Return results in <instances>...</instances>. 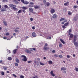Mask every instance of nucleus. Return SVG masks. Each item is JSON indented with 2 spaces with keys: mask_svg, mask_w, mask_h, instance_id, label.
Listing matches in <instances>:
<instances>
[{
  "mask_svg": "<svg viewBox=\"0 0 78 78\" xmlns=\"http://www.w3.org/2000/svg\"><path fill=\"white\" fill-rule=\"evenodd\" d=\"M78 7V6H77L75 5L73 8L74 9H76V8H77Z\"/></svg>",
  "mask_w": 78,
  "mask_h": 78,
  "instance_id": "58836bf2",
  "label": "nucleus"
},
{
  "mask_svg": "<svg viewBox=\"0 0 78 78\" xmlns=\"http://www.w3.org/2000/svg\"><path fill=\"white\" fill-rule=\"evenodd\" d=\"M29 7H33V5H29Z\"/></svg>",
  "mask_w": 78,
  "mask_h": 78,
  "instance_id": "3c124183",
  "label": "nucleus"
},
{
  "mask_svg": "<svg viewBox=\"0 0 78 78\" xmlns=\"http://www.w3.org/2000/svg\"><path fill=\"white\" fill-rule=\"evenodd\" d=\"M67 58H70V56H69V55H67Z\"/></svg>",
  "mask_w": 78,
  "mask_h": 78,
  "instance_id": "052dcab7",
  "label": "nucleus"
},
{
  "mask_svg": "<svg viewBox=\"0 0 78 78\" xmlns=\"http://www.w3.org/2000/svg\"><path fill=\"white\" fill-rule=\"evenodd\" d=\"M24 4H25V5H28V4L30 3L28 2V1H24Z\"/></svg>",
  "mask_w": 78,
  "mask_h": 78,
  "instance_id": "4468645a",
  "label": "nucleus"
},
{
  "mask_svg": "<svg viewBox=\"0 0 78 78\" xmlns=\"http://www.w3.org/2000/svg\"><path fill=\"white\" fill-rule=\"evenodd\" d=\"M68 14L69 16H70V15H71L72 14H71V12L70 11H68Z\"/></svg>",
  "mask_w": 78,
  "mask_h": 78,
  "instance_id": "f704fd0d",
  "label": "nucleus"
},
{
  "mask_svg": "<svg viewBox=\"0 0 78 78\" xmlns=\"http://www.w3.org/2000/svg\"><path fill=\"white\" fill-rule=\"evenodd\" d=\"M8 59L9 61H10L11 60H12V58L10 57H9L8 58Z\"/></svg>",
  "mask_w": 78,
  "mask_h": 78,
  "instance_id": "cd10ccee",
  "label": "nucleus"
},
{
  "mask_svg": "<svg viewBox=\"0 0 78 78\" xmlns=\"http://www.w3.org/2000/svg\"><path fill=\"white\" fill-rule=\"evenodd\" d=\"M30 20L31 21H33V18H30Z\"/></svg>",
  "mask_w": 78,
  "mask_h": 78,
  "instance_id": "13d9d810",
  "label": "nucleus"
},
{
  "mask_svg": "<svg viewBox=\"0 0 78 78\" xmlns=\"http://www.w3.org/2000/svg\"><path fill=\"white\" fill-rule=\"evenodd\" d=\"M21 57H23V58L22 59V60L23 61H24V62H26V61H27V57L24 55H22Z\"/></svg>",
  "mask_w": 78,
  "mask_h": 78,
  "instance_id": "f03ea898",
  "label": "nucleus"
},
{
  "mask_svg": "<svg viewBox=\"0 0 78 78\" xmlns=\"http://www.w3.org/2000/svg\"><path fill=\"white\" fill-rule=\"evenodd\" d=\"M16 61L17 63H19L20 62V61H19V58H16Z\"/></svg>",
  "mask_w": 78,
  "mask_h": 78,
  "instance_id": "f8f14e48",
  "label": "nucleus"
},
{
  "mask_svg": "<svg viewBox=\"0 0 78 78\" xmlns=\"http://www.w3.org/2000/svg\"><path fill=\"white\" fill-rule=\"evenodd\" d=\"M49 64H53V62L51 61H49Z\"/></svg>",
  "mask_w": 78,
  "mask_h": 78,
  "instance_id": "2f4dec72",
  "label": "nucleus"
},
{
  "mask_svg": "<svg viewBox=\"0 0 78 78\" xmlns=\"http://www.w3.org/2000/svg\"><path fill=\"white\" fill-rule=\"evenodd\" d=\"M32 49H33V50H34V51H36V48H32Z\"/></svg>",
  "mask_w": 78,
  "mask_h": 78,
  "instance_id": "864d4df0",
  "label": "nucleus"
},
{
  "mask_svg": "<svg viewBox=\"0 0 78 78\" xmlns=\"http://www.w3.org/2000/svg\"><path fill=\"white\" fill-rule=\"evenodd\" d=\"M51 75H52V76H55V75L54 73L51 74Z\"/></svg>",
  "mask_w": 78,
  "mask_h": 78,
  "instance_id": "4d7b16f0",
  "label": "nucleus"
},
{
  "mask_svg": "<svg viewBox=\"0 0 78 78\" xmlns=\"http://www.w3.org/2000/svg\"><path fill=\"white\" fill-rule=\"evenodd\" d=\"M29 11L30 12H32L33 14H35L36 12H33V9L32 8H29Z\"/></svg>",
  "mask_w": 78,
  "mask_h": 78,
  "instance_id": "7ed1b4c3",
  "label": "nucleus"
},
{
  "mask_svg": "<svg viewBox=\"0 0 78 78\" xmlns=\"http://www.w3.org/2000/svg\"><path fill=\"white\" fill-rule=\"evenodd\" d=\"M60 41L62 42V43H63V44H65V42H64V41L62 39H60Z\"/></svg>",
  "mask_w": 78,
  "mask_h": 78,
  "instance_id": "a211bd4d",
  "label": "nucleus"
},
{
  "mask_svg": "<svg viewBox=\"0 0 78 78\" xmlns=\"http://www.w3.org/2000/svg\"><path fill=\"white\" fill-rule=\"evenodd\" d=\"M69 3V2H67L64 4V5H65V6H67Z\"/></svg>",
  "mask_w": 78,
  "mask_h": 78,
  "instance_id": "5701e85b",
  "label": "nucleus"
},
{
  "mask_svg": "<svg viewBox=\"0 0 78 78\" xmlns=\"http://www.w3.org/2000/svg\"><path fill=\"white\" fill-rule=\"evenodd\" d=\"M52 53H55V50H53L52 51Z\"/></svg>",
  "mask_w": 78,
  "mask_h": 78,
  "instance_id": "69168bd1",
  "label": "nucleus"
},
{
  "mask_svg": "<svg viewBox=\"0 0 78 78\" xmlns=\"http://www.w3.org/2000/svg\"><path fill=\"white\" fill-rule=\"evenodd\" d=\"M16 51H17V49H15L13 50V52L14 54H15V53H16Z\"/></svg>",
  "mask_w": 78,
  "mask_h": 78,
  "instance_id": "393cba45",
  "label": "nucleus"
},
{
  "mask_svg": "<svg viewBox=\"0 0 78 78\" xmlns=\"http://www.w3.org/2000/svg\"><path fill=\"white\" fill-rule=\"evenodd\" d=\"M3 69H4V70H7V69H8V68L6 67V66H3Z\"/></svg>",
  "mask_w": 78,
  "mask_h": 78,
  "instance_id": "f3484780",
  "label": "nucleus"
},
{
  "mask_svg": "<svg viewBox=\"0 0 78 78\" xmlns=\"http://www.w3.org/2000/svg\"><path fill=\"white\" fill-rule=\"evenodd\" d=\"M27 62L28 63H29V64H30V63H31V62H32V61H28Z\"/></svg>",
  "mask_w": 78,
  "mask_h": 78,
  "instance_id": "a19ab883",
  "label": "nucleus"
},
{
  "mask_svg": "<svg viewBox=\"0 0 78 78\" xmlns=\"http://www.w3.org/2000/svg\"><path fill=\"white\" fill-rule=\"evenodd\" d=\"M61 70H66V68L64 67H62Z\"/></svg>",
  "mask_w": 78,
  "mask_h": 78,
  "instance_id": "4be33fe9",
  "label": "nucleus"
},
{
  "mask_svg": "<svg viewBox=\"0 0 78 78\" xmlns=\"http://www.w3.org/2000/svg\"><path fill=\"white\" fill-rule=\"evenodd\" d=\"M71 31H72V30H71V29H69V32L71 33Z\"/></svg>",
  "mask_w": 78,
  "mask_h": 78,
  "instance_id": "e2e57ef3",
  "label": "nucleus"
},
{
  "mask_svg": "<svg viewBox=\"0 0 78 78\" xmlns=\"http://www.w3.org/2000/svg\"><path fill=\"white\" fill-rule=\"evenodd\" d=\"M40 64L41 66H44V64L41 62H40Z\"/></svg>",
  "mask_w": 78,
  "mask_h": 78,
  "instance_id": "c756f323",
  "label": "nucleus"
},
{
  "mask_svg": "<svg viewBox=\"0 0 78 78\" xmlns=\"http://www.w3.org/2000/svg\"><path fill=\"white\" fill-rule=\"evenodd\" d=\"M14 64L15 66H16V67H17V66H18V63H15Z\"/></svg>",
  "mask_w": 78,
  "mask_h": 78,
  "instance_id": "473e14b6",
  "label": "nucleus"
},
{
  "mask_svg": "<svg viewBox=\"0 0 78 78\" xmlns=\"http://www.w3.org/2000/svg\"><path fill=\"white\" fill-rule=\"evenodd\" d=\"M4 7L5 8H8V5H4Z\"/></svg>",
  "mask_w": 78,
  "mask_h": 78,
  "instance_id": "bb28decb",
  "label": "nucleus"
},
{
  "mask_svg": "<svg viewBox=\"0 0 78 78\" xmlns=\"http://www.w3.org/2000/svg\"><path fill=\"white\" fill-rule=\"evenodd\" d=\"M21 1L22 3H24L25 2V1H24V0H21Z\"/></svg>",
  "mask_w": 78,
  "mask_h": 78,
  "instance_id": "79ce46f5",
  "label": "nucleus"
},
{
  "mask_svg": "<svg viewBox=\"0 0 78 78\" xmlns=\"http://www.w3.org/2000/svg\"><path fill=\"white\" fill-rule=\"evenodd\" d=\"M0 64H4V62H3V61L0 60Z\"/></svg>",
  "mask_w": 78,
  "mask_h": 78,
  "instance_id": "c85d7f7f",
  "label": "nucleus"
},
{
  "mask_svg": "<svg viewBox=\"0 0 78 78\" xmlns=\"http://www.w3.org/2000/svg\"><path fill=\"white\" fill-rule=\"evenodd\" d=\"M1 75H5V73L3 72H1Z\"/></svg>",
  "mask_w": 78,
  "mask_h": 78,
  "instance_id": "c9c22d12",
  "label": "nucleus"
},
{
  "mask_svg": "<svg viewBox=\"0 0 78 78\" xmlns=\"http://www.w3.org/2000/svg\"><path fill=\"white\" fill-rule=\"evenodd\" d=\"M67 11V9H66V8H64L63 9V12L65 13H66Z\"/></svg>",
  "mask_w": 78,
  "mask_h": 78,
  "instance_id": "a878e982",
  "label": "nucleus"
},
{
  "mask_svg": "<svg viewBox=\"0 0 78 78\" xmlns=\"http://www.w3.org/2000/svg\"><path fill=\"white\" fill-rule=\"evenodd\" d=\"M78 19V14H76L75 17L73 18L74 21H76Z\"/></svg>",
  "mask_w": 78,
  "mask_h": 78,
  "instance_id": "20e7f679",
  "label": "nucleus"
},
{
  "mask_svg": "<svg viewBox=\"0 0 78 78\" xmlns=\"http://www.w3.org/2000/svg\"><path fill=\"white\" fill-rule=\"evenodd\" d=\"M34 8L35 9H36L39 8V6L37 5H36L34 6Z\"/></svg>",
  "mask_w": 78,
  "mask_h": 78,
  "instance_id": "2eb2a0df",
  "label": "nucleus"
},
{
  "mask_svg": "<svg viewBox=\"0 0 78 78\" xmlns=\"http://www.w3.org/2000/svg\"><path fill=\"white\" fill-rule=\"evenodd\" d=\"M14 31H15L16 33H17V32H18V30L16 29H15V30H14Z\"/></svg>",
  "mask_w": 78,
  "mask_h": 78,
  "instance_id": "09e8293b",
  "label": "nucleus"
},
{
  "mask_svg": "<svg viewBox=\"0 0 78 78\" xmlns=\"http://www.w3.org/2000/svg\"><path fill=\"white\" fill-rule=\"evenodd\" d=\"M9 6L10 7H16V5H13L12 4H9Z\"/></svg>",
  "mask_w": 78,
  "mask_h": 78,
  "instance_id": "1a4fd4ad",
  "label": "nucleus"
},
{
  "mask_svg": "<svg viewBox=\"0 0 78 78\" xmlns=\"http://www.w3.org/2000/svg\"><path fill=\"white\" fill-rule=\"evenodd\" d=\"M47 45H48V44H47L46 43L45 44V46H47Z\"/></svg>",
  "mask_w": 78,
  "mask_h": 78,
  "instance_id": "0e129e2a",
  "label": "nucleus"
},
{
  "mask_svg": "<svg viewBox=\"0 0 78 78\" xmlns=\"http://www.w3.org/2000/svg\"><path fill=\"white\" fill-rule=\"evenodd\" d=\"M58 57H59V58H62L63 57L62 55H58Z\"/></svg>",
  "mask_w": 78,
  "mask_h": 78,
  "instance_id": "72a5a7b5",
  "label": "nucleus"
},
{
  "mask_svg": "<svg viewBox=\"0 0 78 78\" xmlns=\"http://www.w3.org/2000/svg\"><path fill=\"white\" fill-rule=\"evenodd\" d=\"M54 56H55V57H58V55H57V54H55V55H54Z\"/></svg>",
  "mask_w": 78,
  "mask_h": 78,
  "instance_id": "6e6d98bb",
  "label": "nucleus"
},
{
  "mask_svg": "<svg viewBox=\"0 0 78 78\" xmlns=\"http://www.w3.org/2000/svg\"><path fill=\"white\" fill-rule=\"evenodd\" d=\"M5 35H6V36H8V35H9V33H8V32Z\"/></svg>",
  "mask_w": 78,
  "mask_h": 78,
  "instance_id": "ea45409f",
  "label": "nucleus"
},
{
  "mask_svg": "<svg viewBox=\"0 0 78 78\" xmlns=\"http://www.w3.org/2000/svg\"><path fill=\"white\" fill-rule=\"evenodd\" d=\"M50 12L51 14H53V13L55 12V10L54 9H52L50 11Z\"/></svg>",
  "mask_w": 78,
  "mask_h": 78,
  "instance_id": "6e6552de",
  "label": "nucleus"
},
{
  "mask_svg": "<svg viewBox=\"0 0 78 78\" xmlns=\"http://www.w3.org/2000/svg\"><path fill=\"white\" fill-rule=\"evenodd\" d=\"M25 51H26V53H31V51H30L28 50L27 49H26V50H25Z\"/></svg>",
  "mask_w": 78,
  "mask_h": 78,
  "instance_id": "9b49d317",
  "label": "nucleus"
},
{
  "mask_svg": "<svg viewBox=\"0 0 78 78\" xmlns=\"http://www.w3.org/2000/svg\"><path fill=\"white\" fill-rule=\"evenodd\" d=\"M76 72H78V68H76Z\"/></svg>",
  "mask_w": 78,
  "mask_h": 78,
  "instance_id": "603ef678",
  "label": "nucleus"
},
{
  "mask_svg": "<svg viewBox=\"0 0 78 78\" xmlns=\"http://www.w3.org/2000/svg\"><path fill=\"white\" fill-rule=\"evenodd\" d=\"M22 10H20L18 12V13L19 14L20 13H22Z\"/></svg>",
  "mask_w": 78,
  "mask_h": 78,
  "instance_id": "7c9ffc66",
  "label": "nucleus"
},
{
  "mask_svg": "<svg viewBox=\"0 0 78 78\" xmlns=\"http://www.w3.org/2000/svg\"><path fill=\"white\" fill-rule=\"evenodd\" d=\"M73 36H74L73 34H70L69 36V37L70 38H72L73 37Z\"/></svg>",
  "mask_w": 78,
  "mask_h": 78,
  "instance_id": "6ab92c4d",
  "label": "nucleus"
},
{
  "mask_svg": "<svg viewBox=\"0 0 78 78\" xmlns=\"http://www.w3.org/2000/svg\"><path fill=\"white\" fill-rule=\"evenodd\" d=\"M16 33H14L13 34V36H16Z\"/></svg>",
  "mask_w": 78,
  "mask_h": 78,
  "instance_id": "774afa93",
  "label": "nucleus"
},
{
  "mask_svg": "<svg viewBox=\"0 0 78 78\" xmlns=\"http://www.w3.org/2000/svg\"><path fill=\"white\" fill-rule=\"evenodd\" d=\"M37 65L38 66H39V62L37 61Z\"/></svg>",
  "mask_w": 78,
  "mask_h": 78,
  "instance_id": "49530a36",
  "label": "nucleus"
},
{
  "mask_svg": "<svg viewBox=\"0 0 78 78\" xmlns=\"http://www.w3.org/2000/svg\"><path fill=\"white\" fill-rule=\"evenodd\" d=\"M3 39H7V37H3Z\"/></svg>",
  "mask_w": 78,
  "mask_h": 78,
  "instance_id": "680f3d73",
  "label": "nucleus"
},
{
  "mask_svg": "<svg viewBox=\"0 0 78 78\" xmlns=\"http://www.w3.org/2000/svg\"><path fill=\"white\" fill-rule=\"evenodd\" d=\"M76 39H77V36L76 35H75L74 36L73 43L76 47H78V43L76 42Z\"/></svg>",
  "mask_w": 78,
  "mask_h": 78,
  "instance_id": "f257e3e1",
  "label": "nucleus"
},
{
  "mask_svg": "<svg viewBox=\"0 0 78 78\" xmlns=\"http://www.w3.org/2000/svg\"><path fill=\"white\" fill-rule=\"evenodd\" d=\"M12 75L13 76H14V77H15V78L17 77V76H16V75H15V74H13Z\"/></svg>",
  "mask_w": 78,
  "mask_h": 78,
  "instance_id": "e433bc0d",
  "label": "nucleus"
},
{
  "mask_svg": "<svg viewBox=\"0 0 78 78\" xmlns=\"http://www.w3.org/2000/svg\"><path fill=\"white\" fill-rule=\"evenodd\" d=\"M30 4L31 5H34V3H33V2H30Z\"/></svg>",
  "mask_w": 78,
  "mask_h": 78,
  "instance_id": "37998d69",
  "label": "nucleus"
},
{
  "mask_svg": "<svg viewBox=\"0 0 78 78\" xmlns=\"http://www.w3.org/2000/svg\"><path fill=\"white\" fill-rule=\"evenodd\" d=\"M14 10H16V9H17V8H16V7H13L12 8Z\"/></svg>",
  "mask_w": 78,
  "mask_h": 78,
  "instance_id": "a18cd8bd",
  "label": "nucleus"
},
{
  "mask_svg": "<svg viewBox=\"0 0 78 78\" xmlns=\"http://www.w3.org/2000/svg\"><path fill=\"white\" fill-rule=\"evenodd\" d=\"M20 78H24V76L21 75V76H20Z\"/></svg>",
  "mask_w": 78,
  "mask_h": 78,
  "instance_id": "4c0bfd02",
  "label": "nucleus"
},
{
  "mask_svg": "<svg viewBox=\"0 0 78 78\" xmlns=\"http://www.w3.org/2000/svg\"><path fill=\"white\" fill-rule=\"evenodd\" d=\"M1 11L3 12L5 11H6V8H4V7H2V9H1Z\"/></svg>",
  "mask_w": 78,
  "mask_h": 78,
  "instance_id": "423d86ee",
  "label": "nucleus"
},
{
  "mask_svg": "<svg viewBox=\"0 0 78 78\" xmlns=\"http://www.w3.org/2000/svg\"><path fill=\"white\" fill-rule=\"evenodd\" d=\"M53 74V71H52L51 72V74L52 75V74Z\"/></svg>",
  "mask_w": 78,
  "mask_h": 78,
  "instance_id": "5fc2aeb1",
  "label": "nucleus"
},
{
  "mask_svg": "<svg viewBox=\"0 0 78 78\" xmlns=\"http://www.w3.org/2000/svg\"><path fill=\"white\" fill-rule=\"evenodd\" d=\"M59 47H62V44H60L59 45Z\"/></svg>",
  "mask_w": 78,
  "mask_h": 78,
  "instance_id": "de8ad7c7",
  "label": "nucleus"
},
{
  "mask_svg": "<svg viewBox=\"0 0 78 78\" xmlns=\"http://www.w3.org/2000/svg\"><path fill=\"white\" fill-rule=\"evenodd\" d=\"M32 30H35V27H32Z\"/></svg>",
  "mask_w": 78,
  "mask_h": 78,
  "instance_id": "8fccbe9b",
  "label": "nucleus"
},
{
  "mask_svg": "<svg viewBox=\"0 0 78 78\" xmlns=\"http://www.w3.org/2000/svg\"><path fill=\"white\" fill-rule=\"evenodd\" d=\"M52 18H53V19H56V18H57V15H56V14H55L53 15Z\"/></svg>",
  "mask_w": 78,
  "mask_h": 78,
  "instance_id": "9d476101",
  "label": "nucleus"
},
{
  "mask_svg": "<svg viewBox=\"0 0 78 78\" xmlns=\"http://www.w3.org/2000/svg\"><path fill=\"white\" fill-rule=\"evenodd\" d=\"M47 6H49V3L48 2H47Z\"/></svg>",
  "mask_w": 78,
  "mask_h": 78,
  "instance_id": "bf43d9fd",
  "label": "nucleus"
},
{
  "mask_svg": "<svg viewBox=\"0 0 78 78\" xmlns=\"http://www.w3.org/2000/svg\"><path fill=\"white\" fill-rule=\"evenodd\" d=\"M65 20V18H61L60 20V22H62V20Z\"/></svg>",
  "mask_w": 78,
  "mask_h": 78,
  "instance_id": "b1692460",
  "label": "nucleus"
},
{
  "mask_svg": "<svg viewBox=\"0 0 78 78\" xmlns=\"http://www.w3.org/2000/svg\"><path fill=\"white\" fill-rule=\"evenodd\" d=\"M34 64H36L37 62H36V61H34Z\"/></svg>",
  "mask_w": 78,
  "mask_h": 78,
  "instance_id": "338daca9",
  "label": "nucleus"
},
{
  "mask_svg": "<svg viewBox=\"0 0 78 78\" xmlns=\"http://www.w3.org/2000/svg\"><path fill=\"white\" fill-rule=\"evenodd\" d=\"M32 36H33V37H36V33L34 32L32 34Z\"/></svg>",
  "mask_w": 78,
  "mask_h": 78,
  "instance_id": "ddd939ff",
  "label": "nucleus"
},
{
  "mask_svg": "<svg viewBox=\"0 0 78 78\" xmlns=\"http://www.w3.org/2000/svg\"><path fill=\"white\" fill-rule=\"evenodd\" d=\"M69 22H67V23H65L64 25V26H65V27H66V26H67V25H69Z\"/></svg>",
  "mask_w": 78,
  "mask_h": 78,
  "instance_id": "aec40b11",
  "label": "nucleus"
},
{
  "mask_svg": "<svg viewBox=\"0 0 78 78\" xmlns=\"http://www.w3.org/2000/svg\"><path fill=\"white\" fill-rule=\"evenodd\" d=\"M3 22L5 26H7V23L6 21H3Z\"/></svg>",
  "mask_w": 78,
  "mask_h": 78,
  "instance_id": "dca6fc26",
  "label": "nucleus"
},
{
  "mask_svg": "<svg viewBox=\"0 0 78 78\" xmlns=\"http://www.w3.org/2000/svg\"><path fill=\"white\" fill-rule=\"evenodd\" d=\"M22 9L23 10H22V11L23 12H24V13H25V10H26V9H27V8L25 6H23L22 7Z\"/></svg>",
  "mask_w": 78,
  "mask_h": 78,
  "instance_id": "39448f33",
  "label": "nucleus"
},
{
  "mask_svg": "<svg viewBox=\"0 0 78 78\" xmlns=\"http://www.w3.org/2000/svg\"><path fill=\"white\" fill-rule=\"evenodd\" d=\"M62 28H63L65 29V28H66V26H65L64 25L63 26H62Z\"/></svg>",
  "mask_w": 78,
  "mask_h": 78,
  "instance_id": "c03bdc74",
  "label": "nucleus"
},
{
  "mask_svg": "<svg viewBox=\"0 0 78 78\" xmlns=\"http://www.w3.org/2000/svg\"><path fill=\"white\" fill-rule=\"evenodd\" d=\"M48 49V48H47L46 46H44V47L43 48V49L44 50H47Z\"/></svg>",
  "mask_w": 78,
  "mask_h": 78,
  "instance_id": "412c9836",
  "label": "nucleus"
},
{
  "mask_svg": "<svg viewBox=\"0 0 78 78\" xmlns=\"http://www.w3.org/2000/svg\"><path fill=\"white\" fill-rule=\"evenodd\" d=\"M17 1H18V2H20V0H13V2H15V3L16 4H18V3H19V2Z\"/></svg>",
  "mask_w": 78,
  "mask_h": 78,
  "instance_id": "0eeeda50",
  "label": "nucleus"
}]
</instances>
